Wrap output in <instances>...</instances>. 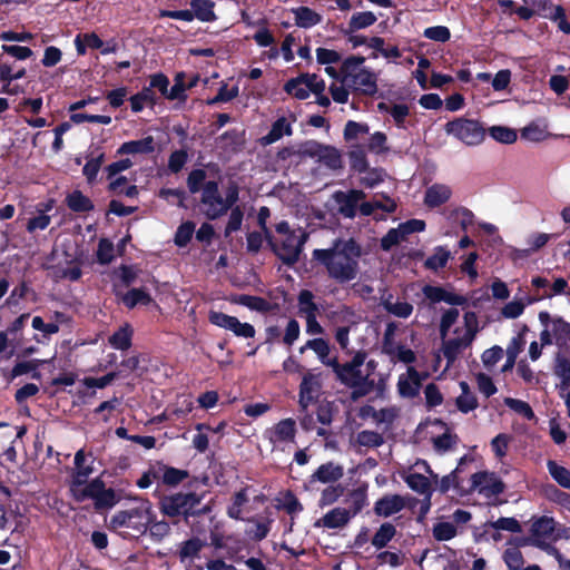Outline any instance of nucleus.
Returning <instances> with one entry per match:
<instances>
[{
	"label": "nucleus",
	"instance_id": "nucleus-53",
	"mask_svg": "<svg viewBox=\"0 0 570 570\" xmlns=\"http://www.w3.org/2000/svg\"><path fill=\"white\" fill-rule=\"evenodd\" d=\"M489 135L495 141L501 144H513L517 138V131L505 126H492L489 128Z\"/></svg>",
	"mask_w": 570,
	"mask_h": 570
},
{
	"label": "nucleus",
	"instance_id": "nucleus-20",
	"mask_svg": "<svg viewBox=\"0 0 570 570\" xmlns=\"http://www.w3.org/2000/svg\"><path fill=\"white\" fill-rule=\"evenodd\" d=\"M66 321V316L62 313L56 312L50 322H45L42 317L35 316L32 318V328L39 331L41 336L36 335L33 340L39 344H46L51 335L57 334L60 330V324Z\"/></svg>",
	"mask_w": 570,
	"mask_h": 570
},
{
	"label": "nucleus",
	"instance_id": "nucleus-17",
	"mask_svg": "<svg viewBox=\"0 0 570 570\" xmlns=\"http://www.w3.org/2000/svg\"><path fill=\"white\" fill-rule=\"evenodd\" d=\"M471 489L487 499H492L503 492L504 484L495 473L478 472L471 478Z\"/></svg>",
	"mask_w": 570,
	"mask_h": 570
},
{
	"label": "nucleus",
	"instance_id": "nucleus-16",
	"mask_svg": "<svg viewBox=\"0 0 570 570\" xmlns=\"http://www.w3.org/2000/svg\"><path fill=\"white\" fill-rule=\"evenodd\" d=\"M202 498L196 493H177L163 499L160 508L168 517L187 513L200 503Z\"/></svg>",
	"mask_w": 570,
	"mask_h": 570
},
{
	"label": "nucleus",
	"instance_id": "nucleus-49",
	"mask_svg": "<svg viewBox=\"0 0 570 570\" xmlns=\"http://www.w3.org/2000/svg\"><path fill=\"white\" fill-rule=\"evenodd\" d=\"M559 295H568L570 296V288L568 282L563 277L553 278L552 284L549 286V289H546L543 293H538L534 295L535 297H540V301L543 298H552Z\"/></svg>",
	"mask_w": 570,
	"mask_h": 570
},
{
	"label": "nucleus",
	"instance_id": "nucleus-28",
	"mask_svg": "<svg viewBox=\"0 0 570 570\" xmlns=\"http://www.w3.org/2000/svg\"><path fill=\"white\" fill-rule=\"evenodd\" d=\"M55 202L52 199L37 205L35 216L28 219L27 230L35 233L37 230H45L51 223V217L48 215L53 209Z\"/></svg>",
	"mask_w": 570,
	"mask_h": 570
},
{
	"label": "nucleus",
	"instance_id": "nucleus-3",
	"mask_svg": "<svg viewBox=\"0 0 570 570\" xmlns=\"http://www.w3.org/2000/svg\"><path fill=\"white\" fill-rule=\"evenodd\" d=\"M364 61L365 58L358 56L346 58L341 66V75L348 88L371 96L377 91L376 76L363 67Z\"/></svg>",
	"mask_w": 570,
	"mask_h": 570
},
{
	"label": "nucleus",
	"instance_id": "nucleus-40",
	"mask_svg": "<svg viewBox=\"0 0 570 570\" xmlns=\"http://www.w3.org/2000/svg\"><path fill=\"white\" fill-rule=\"evenodd\" d=\"M295 23L301 28H311L321 22V16L307 7H299L293 10Z\"/></svg>",
	"mask_w": 570,
	"mask_h": 570
},
{
	"label": "nucleus",
	"instance_id": "nucleus-8",
	"mask_svg": "<svg viewBox=\"0 0 570 570\" xmlns=\"http://www.w3.org/2000/svg\"><path fill=\"white\" fill-rule=\"evenodd\" d=\"M542 325L540 341L542 345L556 344L559 348H570V323L561 316H551L548 312L539 313Z\"/></svg>",
	"mask_w": 570,
	"mask_h": 570
},
{
	"label": "nucleus",
	"instance_id": "nucleus-34",
	"mask_svg": "<svg viewBox=\"0 0 570 570\" xmlns=\"http://www.w3.org/2000/svg\"><path fill=\"white\" fill-rule=\"evenodd\" d=\"M553 372L559 379L557 387L560 394L570 387V360L566 355L558 353L554 360Z\"/></svg>",
	"mask_w": 570,
	"mask_h": 570
},
{
	"label": "nucleus",
	"instance_id": "nucleus-27",
	"mask_svg": "<svg viewBox=\"0 0 570 570\" xmlns=\"http://www.w3.org/2000/svg\"><path fill=\"white\" fill-rule=\"evenodd\" d=\"M451 197L452 188L449 185L435 183L425 189L423 203L429 208H436L448 203Z\"/></svg>",
	"mask_w": 570,
	"mask_h": 570
},
{
	"label": "nucleus",
	"instance_id": "nucleus-39",
	"mask_svg": "<svg viewBox=\"0 0 570 570\" xmlns=\"http://www.w3.org/2000/svg\"><path fill=\"white\" fill-rule=\"evenodd\" d=\"M214 6V2L210 0H191L190 11L194 13V19H198L204 22L214 21L216 19Z\"/></svg>",
	"mask_w": 570,
	"mask_h": 570
},
{
	"label": "nucleus",
	"instance_id": "nucleus-7",
	"mask_svg": "<svg viewBox=\"0 0 570 570\" xmlns=\"http://www.w3.org/2000/svg\"><path fill=\"white\" fill-rule=\"evenodd\" d=\"M366 360V353L364 351H357L353 358L345 363L340 364L333 362V371L337 379L350 387L360 389V393L364 394L372 387L373 382L368 383V373L363 371V365Z\"/></svg>",
	"mask_w": 570,
	"mask_h": 570
},
{
	"label": "nucleus",
	"instance_id": "nucleus-51",
	"mask_svg": "<svg viewBox=\"0 0 570 570\" xmlns=\"http://www.w3.org/2000/svg\"><path fill=\"white\" fill-rule=\"evenodd\" d=\"M194 403L190 396H178L176 402L167 409V415L180 419L191 412Z\"/></svg>",
	"mask_w": 570,
	"mask_h": 570
},
{
	"label": "nucleus",
	"instance_id": "nucleus-24",
	"mask_svg": "<svg viewBox=\"0 0 570 570\" xmlns=\"http://www.w3.org/2000/svg\"><path fill=\"white\" fill-rule=\"evenodd\" d=\"M406 507L405 498L400 494H387L379 499L374 504V513L389 518L402 511Z\"/></svg>",
	"mask_w": 570,
	"mask_h": 570
},
{
	"label": "nucleus",
	"instance_id": "nucleus-2",
	"mask_svg": "<svg viewBox=\"0 0 570 570\" xmlns=\"http://www.w3.org/2000/svg\"><path fill=\"white\" fill-rule=\"evenodd\" d=\"M362 249L352 238L337 239L325 249H314L313 259L318 262L330 278L344 284L354 281L360 273Z\"/></svg>",
	"mask_w": 570,
	"mask_h": 570
},
{
	"label": "nucleus",
	"instance_id": "nucleus-57",
	"mask_svg": "<svg viewBox=\"0 0 570 570\" xmlns=\"http://www.w3.org/2000/svg\"><path fill=\"white\" fill-rule=\"evenodd\" d=\"M551 238L550 234L547 233H535L530 235L527 238V244L529 245L528 249L524 250H515L519 254L527 256L529 253L537 252L542 248Z\"/></svg>",
	"mask_w": 570,
	"mask_h": 570
},
{
	"label": "nucleus",
	"instance_id": "nucleus-41",
	"mask_svg": "<svg viewBox=\"0 0 570 570\" xmlns=\"http://www.w3.org/2000/svg\"><path fill=\"white\" fill-rule=\"evenodd\" d=\"M67 206L76 213H86L94 209L92 202L80 190H73L66 198Z\"/></svg>",
	"mask_w": 570,
	"mask_h": 570
},
{
	"label": "nucleus",
	"instance_id": "nucleus-9",
	"mask_svg": "<svg viewBox=\"0 0 570 570\" xmlns=\"http://www.w3.org/2000/svg\"><path fill=\"white\" fill-rule=\"evenodd\" d=\"M444 130L448 136H452L466 146H478L485 137L484 128L478 120L464 117L448 121Z\"/></svg>",
	"mask_w": 570,
	"mask_h": 570
},
{
	"label": "nucleus",
	"instance_id": "nucleus-1",
	"mask_svg": "<svg viewBox=\"0 0 570 570\" xmlns=\"http://www.w3.org/2000/svg\"><path fill=\"white\" fill-rule=\"evenodd\" d=\"M480 330L479 317L473 311H466L461 316L460 311L455 307L445 309L439 325L442 353L445 358L453 362L472 345Z\"/></svg>",
	"mask_w": 570,
	"mask_h": 570
},
{
	"label": "nucleus",
	"instance_id": "nucleus-33",
	"mask_svg": "<svg viewBox=\"0 0 570 570\" xmlns=\"http://www.w3.org/2000/svg\"><path fill=\"white\" fill-rule=\"evenodd\" d=\"M377 108L381 112L389 114L396 127L402 129L407 128V117L410 115V108L407 105L380 102Z\"/></svg>",
	"mask_w": 570,
	"mask_h": 570
},
{
	"label": "nucleus",
	"instance_id": "nucleus-50",
	"mask_svg": "<svg viewBox=\"0 0 570 570\" xmlns=\"http://www.w3.org/2000/svg\"><path fill=\"white\" fill-rule=\"evenodd\" d=\"M124 304L129 307L134 308L137 305H148L151 303L150 295L140 288H132L128 293H126L122 296Z\"/></svg>",
	"mask_w": 570,
	"mask_h": 570
},
{
	"label": "nucleus",
	"instance_id": "nucleus-21",
	"mask_svg": "<svg viewBox=\"0 0 570 570\" xmlns=\"http://www.w3.org/2000/svg\"><path fill=\"white\" fill-rule=\"evenodd\" d=\"M424 376L413 366L399 376L397 391L403 397H414L419 394Z\"/></svg>",
	"mask_w": 570,
	"mask_h": 570
},
{
	"label": "nucleus",
	"instance_id": "nucleus-52",
	"mask_svg": "<svg viewBox=\"0 0 570 570\" xmlns=\"http://www.w3.org/2000/svg\"><path fill=\"white\" fill-rule=\"evenodd\" d=\"M376 16L371 11H362L354 13L348 22L351 31L365 29L376 22Z\"/></svg>",
	"mask_w": 570,
	"mask_h": 570
},
{
	"label": "nucleus",
	"instance_id": "nucleus-64",
	"mask_svg": "<svg viewBox=\"0 0 570 570\" xmlns=\"http://www.w3.org/2000/svg\"><path fill=\"white\" fill-rule=\"evenodd\" d=\"M504 404L509 409H511L512 411H514L518 414H521L522 416L527 417L528 420H531L534 417V413H533L532 409L530 407V405L522 400H518V399H513V397H505Z\"/></svg>",
	"mask_w": 570,
	"mask_h": 570
},
{
	"label": "nucleus",
	"instance_id": "nucleus-42",
	"mask_svg": "<svg viewBox=\"0 0 570 570\" xmlns=\"http://www.w3.org/2000/svg\"><path fill=\"white\" fill-rule=\"evenodd\" d=\"M395 527L390 522H385L381 524V527L374 533L372 538V546L375 549L381 550L389 544V542L395 537Z\"/></svg>",
	"mask_w": 570,
	"mask_h": 570
},
{
	"label": "nucleus",
	"instance_id": "nucleus-63",
	"mask_svg": "<svg viewBox=\"0 0 570 570\" xmlns=\"http://www.w3.org/2000/svg\"><path fill=\"white\" fill-rule=\"evenodd\" d=\"M503 560L510 570H520L524 563L522 552L514 547L504 551Z\"/></svg>",
	"mask_w": 570,
	"mask_h": 570
},
{
	"label": "nucleus",
	"instance_id": "nucleus-22",
	"mask_svg": "<svg viewBox=\"0 0 570 570\" xmlns=\"http://www.w3.org/2000/svg\"><path fill=\"white\" fill-rule=\"evenodd\" d=\"M365 194L361 190L336 191L334 200L338 206L340 213L347 217L353 218L356 215L358 203L364 199Z\"/></svg>",
	"mask_w": 570,
	"mask_h": 570
},
{
	"label": "nucleus",
	"instance_id": "nucleus-54",
	"mask_svg": "<svg viewBox=\"0 0 570 570\" xmlns=\"http://www.w3.org/2000/svg\"><path fill=\"white\" fill-rule=\"evenodd\" d=\"M550 475L562 488L570 489V471L557 462L550 460L547 463Z\"/></svg>",
	"mask_w": 570,
	"mask_h": 570
},
{
	"label": "nucleus",
	"instance_id": "nucleus-10",
	"mask_svg": "<svg viewBox=\"0 0 570 570\" xmlns=\"http://www.w3.org/2000/svg\"><path fill=\"white\" fill-rule=\"evenodd\" d=\"M307 234L302 229H295L294 234L277 237L271 240L275 254L287 265L295 264L302 253L303 246L307 240Z\"/></svg>",
	"mask_w": 570,
	"mask_h": 570
},
{
	"label": "nucleus",
	"instance_id": "nucleus-30",
	"mask_svg": "<svg viewBox=\"0 0 570 570\" xmlns=\"http://www.w3.org/2000/svg\"><path fill=\"white\" fill-rule=\"evenodd\" d=\"M155 151L154 137L147 136L137 140H129L120 145L118 155H148Z\"/></svg>",
	"mask_w": 570,
	"mask_h": 570
},
{
	"label": "nucleus",
	"instance_id": "nucleus-23",
	"mask_svg": "<svg viewBox=\"0 0 570 570\" xmlns=\"http://www.w3.org/2000/svg\"><path fill=\"white\" fill-rule=\"evenodd\" d=\"M295 121L296 118L293 114H289L288 116H282L276 119L273 122L269 132L261 138L262 145H272L282 139L284 136H291L293 134L292 125Z\"/></svg>",
	"mask_w": 570,
	"mask_h": 570
},
{
	"label": "nucleus",
	"instance_id": "nucleus-59",
	"mask_svg": "<svg viewBox=\"0 0 570 570\" xmlns=\"http://www.w3.org/2000/svg\"><path fill=\"white\" fill-rule=\"evenodd\" d=\"M154 94L150 88L142 89L139 94L130 98V106L134 112H139L147 104H154Z\"/></svg>",
	"mask_w": 570,
	"mask_h": 570
},
{
	"label": "nucleus",
	"instance_id": "nucleus-6",
	"mask_svg": "<svg viewBox=\"0 0 570 570\" xmlns=\"http://www.w3.org/2000/svg\"><path fill=\"white\" fill-rule=\"evenodd\" d=\"M154 522L153 505L148 500H139L135 508L118 511L110 519L112 530L130 529L144 533Z\"/></svg>",
	"mask_w": 570,
	"mask_h": 570
},
{
	"label": "nucleus",
	"instance_id": "nucleus-13",
	"mask_svg": "<svg viewBox=\"0 0 570 570\" xmlns=\"http://www.w3.org/2000/svg\"><path fill=\"white\" fill-rule=\"evenodd\" d=\"M284 89L296 99L304 100L307 99L311 94L323 92L325 90V82L316 73H305L288 80Z\"/></svg>",
	"mask_w": 570,
	"mask_h": 570
},
{
	"label": "nucleus",
	"instance_id": "nucleus-31",
	"mask_svg": "<svg viewBox=\"0 0 570 570\" xmlns=\"http://www.w3.org/2000/svg\"><path fill=\"white\" fill-rule=\"evenodd\" d=\"M540 301V297L531 296V295H522L520 297H514L513 301L507 303L501 308V315L508 320H514L521 316L527 306L532 305Z\"/></svg>",
	"mask_w": 570,
	"mask_h": 570
},
{
	"label": "nucleus",
	"instance_id": "nucleus-18",
	"mask_svg": "<svg viewBox=\"0 0 570 570\" xmlns=\"http://www.w3.org/2000/svg\"><path fill=\"white\" fill-rule=\"evenodd\" d=\"M556 520L552 517H533L530 525V544L538 547L541 542L553 541Z\"/></svg>",
	"mask_w": 570,
	"mask_h": 570
},
{
	"label": "nucleus",
	"instance_id": "nucleus-48",
	"mask_svg": "<svg viewBox=\"0 0 570 570\" xmlns=\"http://www.w3.org/2000/svg\"><path fill=\"white\" fill-rule=\"evenodd\" d=\"M521 137L532 142H539L548 139L550 134L546 126L532 122L522 129Z\"/></svg>",
	"mask_w": 570,
	"mask_h": 570
},
{
	"label": "nucleus",
	"instance_id": "nucleus-14",
	"mask_svg": "<svg viewBox=\"0 0 570 570\" xmlns=\"http://www.w3.org/2000/svg\"><path fill=\"white\" fill-rule=\"evenodd\" d=\"M208 320L213 325L230 331L235 336L240 338H253L256 334L252 324L243 323L237 317L227 315L223 312L210 311Z\"/></svg>",
	"mask_w": 570,
	"mask_h": 570
},
{
	"label": "nucleus",
	"instance_id": "nucleus-56",
	"mask_svg": "<svg viewBox=\"0 0 570 570\" xmlns=\"http://www.w3.org/2000/svg\"><path fill=\"white\" fill-rule=\"evenodd\" d=\"M344 489L340 484H332L326 487L321 494L318 505L321 508L331 505L335 503L342 495H343Z\"/></svg>",
	"mask_w": 570,
	"mask_h": 570
},
{
	"label": "nucleus",
	"instance_id": "nucleus-36",
	"mask_svg": "<svg viewBox=\"0 0 570 570\" xmlns=\"http://www.w3.org/2000/svg\"><path fill=\"white\" fill-rule=\"evenodd\" d=\"M345 502L347 503L345 510L354 518L368 504L366 488L362 487L351 491Z\"/></svg>",
	"mask_w": 570,
	"mask_h": 570
},
{
	"label": "nucleus",
	"instance_id": "nucleus-43",
	"mask_svg": "<svg viewBox=\"0 0 570 570\" xmlns=\"http://www.w3.org/2000/svg\"><path fill=\"white\" fill-rule=\"evenodd\" d=\"M132 328L124 324L109 337V344L116 350H128L131 346Z\"/></svg>",
	"mask_w": 570,
	"mask_h": 570
},
{
	"label": "nucleus",
	"instance_id": "nucleus-46",
	"mask_svg": "<svg viewBox=\"0 0 570 570\" xmlns=\"http://www.w3.org/2000/svg\"><path fill=\"white\" fill-rule=\"evenodd\" d=\"M232 302L257 312H265L269 307L266 299L252 295H237L232 299Z\"/></svg>",
	"mask_w": 570,
	"mask_h": 570
},
{
	"label": "nucleus",
	"instance_id": "nucleus-15",
	"mask_svg": "<svg viewBox=\"0 0 570 570\" xmlns=\"http://www.w3.org/2000/svg\"><path fill=\"white\" fill-rule=\"evenodd\" d=\"M295 435L296 423L293 419H284L264 432V438L271 442L273 449L281 450L294 443Z\"/></svg>",
	"mask_w": 570,
	"mask_h": 570
},
{
	"label": "nucleus",
	"instance_id": "nucleus-25",
	"mask_svg": "<svg viewBox=\"0 0 570 570\" xmlns=\"http://www.w3.org/2000/svg\"><path fill=\"white\" fill-rule=\"evenodd\" d=\"M353 518L348 514L347 510L342 507H336L325 513L321 519L314 523L315 528L326 529H342L346 527Z\"/></svg>",
	"mask_w": 570,
	"mask_h": 570
},
{
	"label": "nucleus",
	"instance_id": "nucleus-12",
	"mask_svg": "<svg viewBox=\"0 0 570 570\" xmlns=\"http://www.w3.org/2000/svg\"><path fill=\"white\" fill-rule=\"evenodd\" d=\"M407 487L422 495H429L432 492V483L438 482L435 474L426 461L419 460L404 476Z\"/></svg>",
	"mask_w": 570,
	"mask_h": 570
},
{
	"label": "nucleus",
	"instance_id": "nucleus-45",
	"mask_svg": "<svg viewBox=\"0 0 570 570\" xmlns=\"http://www.w3.org/2000/svg\"><path fill=\"white\" fill-rule=\"evenodd\" d=\"M317 161L331 169H337L342 167V155L337 148L324 145Z\"/></svg>",
	"mask_w": 570,
	"mask_h": 570
},
{
	"label": "nucleus",
	"instance_id": "nucleus-60",
	"mask_svg": "<svg viewBox=\"0 0 570 570\" xmlns=\"http://www.w3.org/2000/svg\"><path fill=\"white\" fill-rule=\"evenodd\" d=\"M356 443L361 446L377 448L383 444V436L374 431H361L356 435Z\"/></svg>",
	"mask_w": 570,
	"mask_h": 570
},
{
	"label": "nucleus",
	"instance_id": "nucleus-29",
	"mask_svg": "<svg viewBox=\"0 0 570 570\" xmlns=\"http://www.w3.org/2000/svg\"><path fill=\"white\" fill-rule=\"evenodd\" d=\"M342 314H343L344 320H346L348 322V324L337 327L336 333H335V340L340 344L342 350L350 353L348 335L351 333L355 334L357 332L361 318H360V316H356L354 313H352L348 309H343Z\"/></svg>",
	"mask_w": 570,
	"mask_h": 570
},
{
	"label": "nucleus",
	"instance_id": "nucleus-55",
	"mask_svg": "<svg viewBox=\"0 0 570 570\" xmlns=\"http://www.w3.org/2000/svg\"><path fill=\"white\" fill-rule=\"evenodd\" d=\"M299 313L305 316L316 315L317 306L314 303V295L309 291H302L298 295Z\"/></svg>",
	"mask_w": 570,
	"mask_h": 570
},
{
	"label": "nucleus",
	"instance_id": "nucleus-4",
	"mask_svg": "<svg viewBox=\"0 0 570 570\" xmlns=\"http://www.w3.org/2000/svg\"><path fill=\"white\" fill-rule=\"evenodd\" d=\"M238 199V189L236 186H229L225 195L219 191L218 184L208 180L204 187L200 197L203 213L209 219H216L227 213Z\"/></svg>",
	"mask_w": 570,
	"mask_h": 570
},
{
	"label": "nucleus",
	"instance_id": "nucleus-62",
	"mask_svg": "<svg viewBox=\"0 0 570 570\" xmlns=\"http://www.w3.org/2000/svg\"><path fill=\"white\" fill-rule=\"evenodd\" d=\"M206 173L203 169H194L189 173L187 178V186L191 194L202 191L206 184Z\"/></svg>",
	"mask_w": 570,
	"mask_h": 570
},
{
	"label": "nucleus",
	"instance_id": "nucleus-11",
	"mask_svg": "<svg viewBox=\"0 0 570 570\" xmlns=\"http://www.w3.org/2000/svg\"><path fill=\"white\" fill-rule=\"evenodd\" d=\"M397 324L387 323L382 348L393 363L413 364L416 361L415 352L396 337Z\"/></svg>",
	"mask_w": 570,
	"mask_h": 570
},
{
	"label": "nucleus",
	"instance_id": "nucleus-44",
	"mask_svg": "<svg viewBox=\"0 0 570 570\" xmlns=\"http://www.w3.org/2000/svg\"><path fill=\"white\" fill-rule=\"evenodd\" d=\"M206 546V542L199 538H191L181 543L179 550V559L181 562L186 560H193L198 557L202 549Z\"/></svg>",
	"mask_w": 570,
	"mask_h": 570
},
{
	"label": "nucleus",
	"instance_id": "nucleus-19",
	"mask_svg": "<svg viewBox=\"0 0 570 570\" xmlns=\"http://www.w3.org/2000/svg\"><path fill=\"white\" fill-rule=\"evenodd\" d=\"M321 379L318 375L307 373L304 375L299 386V407L302 411L308 410L309 405L315 404L318 401L321 394Z\"/></svg>",
	"mask_w": 570,
	"mask_h": 570
},
{
	"label": "nucleus",
	"instance_id": "nucleus-35",
	"mask_svg": "<svg viewBox=\"0 0 570 570\" xmlns=\"http://www.w3.org/2000/svg\"><path fill=\"white\" fill-rule=\"evenodd\" d=\"M306 348L314 351L320 361L326 366L333 367V362H337L336 357H330V345L323 338H314L307 341L306 344L301 348V352H304Z\"/></svg>",
	"mask_w": 570,
	"mask_h": 570
},
{
	"label": "nucleus",
	"instance_id": "nucleus-5",
	"mask_svg": "<svg viewBox=\"0 0 570 570\" xmlns=\"http://www.w3.org/2000/svg\"><path fill=\"white\" fill-rule=\"evenodd\" d=\"M70 492L78 502L92 500L97 509L111 508L118 502L115 491L107 489L100 478L79 481V483L70 482Z\"/></svg>",
	"mask_w": 570,
	"mask_h": 570
},
{
	"label": "nucleus",
	"instance_id": "nucleus-37",
	"mask_svg": "<svg viewBox=\"0 0 570 570\" xmlns=\"http://www.w3.org/2000/svg\"><path fill=\"white\" fill-rule=\"evenodd\" d=\"M460 389L461 393L455 400V404L458 409L462 413H469L473 410H475L479 405L476 396L474 393L470 390V386L466 382H460Z\"/></svg>",
	"mask_w": 570,
	"mask_h": 570
},
{
	"label": "nucleus",
	"instance_id": "nucleus-58",
	"mask_svg": "<svg viewBox=\"0 0 570 570\" xmlns=\"http://www.w3.org/2000/svg\"><path fill=\"white\" fill-rule=\"evenodd\" d=\"M433 535L439 541H448L456 535V528L449 521L438 522L433 527Z\"/></svg>",
	"mask_w": 570,
	"mask_h": 570
},
{
	"label": "nucleus",
	"instance_id": "nucleus-47",
	"mask_svg": "<svg viewBox=\"0 0 570 570\" xmlns=\"http://www.w3.org/2000/svg\"><path fill=\"white\" fill-rule=\"evenodd\" d=\"M450 258V250H448L443 246H438L434 248L433 254L425 261V266L429 269L439 271L440 268H443L448 264Z\"/></svg>",
	"mask_w": 570,
	"mask_h": 570
},
{
	"label": "nucleus",
	"instance_id": "nucleus-38",
	"mask_svg": "<svg viewBox=\"0 0 570 570\" xmlns=\"http://www.w3.org/2000/svg\"><path fill=\"white\" fill-rule=\"evenodd\" d=\"M382 304L385 311L396 317L406 318L413 312L412 304L405 301L394 299L392 295L384 297Z\"/></svg>",
	"mask_w": 570,
	"mask_h": 570
},
{
	"label": "nucleus",
	"instance_id": "nucleus-61",
	"mask_svg": "<svg viewBox=\"0 0 570 570\" xmlns=\"http://www.w3.org/2000/svg\"><path fill=\"white\" fill-rule=\"evenodd\" d=\"M195 233V224L193 222L183 223L175 234V244L179 247L186 246Z\"/></svg>",
	"mask_w": 570,
	"mask_h": 570
},
{
	"label": "nucleus",
	"instance_id": "nucleus-32",
	"mask_svg": "<svg viewBox=\"0 0 570 570\" xmlns=\"http://www.w3.org/2000/svg\"><path fill=\"white\" fill-rule=\"evenodd\" d=\"M344 475V469L342 465L334 462H327L317 468V470L311 475V483L315 481L322 483H334Z\"/></svg>",
	"mask_w": 570,
	"mask_h": 570
},
{
	"label": "nucleus",
	"instance_id": "nucleus-26",
	"mask_svg": "<svg viewBox=\"0 0 570 570\" xmlns=\"http://www.w3.org/2000/svg\"><path fill=\"white\" fill-rule=\"evenodd\" d=\"M95 458L91 453H86L83 449H80L75 454V470L71 475L70 482H78L88 480L94 473Z\"/></svg>",
	"mask_w": 570,
	"mask_h": 570
}]
</instances>
